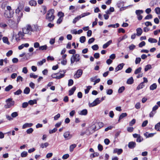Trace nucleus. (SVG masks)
<instances>
[{
    "label": "nucleus",
    "mask_w": 160,
    "mask_h": 160,
    "mask_svg": "<svg viewBox=\"0 0 160 160\" xmlns=\"http://www.w3.org/2000/svg\"><path fill=\"white\" fill-rule=\"evenodd\" d=\"M30 77L31 78L35 79L37 78L38 76L37 75L34 74L33 73H31L30 74Z\"/></svg>",
    "instance_id": "54"
},
{
    "label": "nucleus",
    "mask_w": 160,
    "mask_h": 160,
    "mask_svg": "<svg viewBox=\"0 0 160 160\" xmlns=\"http://www.w3.org/2000/svg\"><path fill=\"white\" fill-rule=\"evenodd\" d=\"M20 19H18L17 22L12 20H10L9 21L8 25L10 28L13 31V36L15 35V31H16L18 29V24Z\"/></svg>",
    "instance_id": "1"
},
{
    "label": "nucleus",
    "mask_w": 160,
    "mask_h": 160,
    "mask_svg": "<svg viewBox=\"0 0 160 160\" xmlns=\"http://www.w3.org/2000/svg\"><path fill=\"white\" fill-rule=\"evenodd\" d=\"M49 145V144L48 142H45L44 143H42L41 144V147L42 148H46L48 147Z\"/></svg>",
    "instance_id": "37"
},
{
    "label": "nucleus",
    "mask_w": 160,
    "mask_h": 160,
    "mask_svg": "<svg viewBox=\"0 0 160 160\" xmlns=\"http://www.w3.org/2000/svg\"><path fill=\"white\" fill-rule=\"evenodd\" d=\"M30 91V89L28 87H26L24 90V93L25 94H28Z\"/></svg>",
    "instance_id": "36"
},
{
    "label": "nucleus",
    "mask_w": 160,
    "mask_h": 160,
    "mask_svg": "<svg viewBox=\"0 0 160 160\" xmlns=\"http://www.w3.org/2000/svg\"><path fill=\"white\" fill-rule=\"evenodd\" d=\"M63 136L65 140H68L72 138V135L70 134L69 131H67L64 133Z\"/></svg>",
    "instance_id": "8"
},
{
    "label": "nucleus",
    "mask_w": 160,
    "mask_h": 160,
    "mask_svg": "<svg viewBox=\"0 0 160 160\" xmlns=\"http://www.w3.org/2000/svg\"><path fill=\"white\" fill-rule=\"evenodd\" d=\"M136 120L134 119H133L131 121L129 122V125L130 126H132L135 123Z\"/></svg>",
    "instance_id": "53"
},
{
    "label": "nucleus",
    "mask_w": 160,
    "mask_h": 160,
    "mask_svg": "<svg viewBox=\"0 0 160 160\" xmlns=\"http://www.w3.org/2000/svg\"><path fill=\"white\" fill-rule=\"evenodd\" d=\"M146 44V43L144 41H142L139 44V47L140 48H142L143 46H144Z\"/></svg>",
    "instance_id": "55"
},
{
    "label": "nucleus",
    "mask_w": 160,
    "mask_h": 160,
    "mask_svg": "<svg viewBox=\"0 0 160 160\" xmlns=\"http://www.w3.org/2000/svg\"><path fill=\"white\" fill-rule=\"evenodd\" d=\"M77 146V145L75 144H73L71 145L69 147V150L71 152H72L74 149V148Z\"/></svg>",
    "instance_id": "24"
},
{
    "label": "nucleus",
    "mask_w": 160,
    "mask_h": 160,
    "mask_svg": "<svg viewBox=\"0 0 160 160\" xmlns=\"http://www.w3.org/2000/svg\"><path fill=\"white\" fill-rule=\"evenodd\" d=\"M11 116L12 118H15L18 116V114L17 112H14L12 113Z\"/></svg>",
    "instance_id": "43"
},
{
    "label": "nucleus",
    "mask_w": 160,
    "mask_h": 160,
    "mask_svg": "<svg viewBox=\"0 0 160 160\" xmlns=\"http://www.w3.org/2000/svg\"><path fill=\"white\" fill-rule=\"evenodd\" d=\"M33 131V129L32 128H29L26 131V132L27 134H30L32 133Z\"/></svg>",
    "instance_id": "46"
},
{
    "label": "nucleus",
    "mask_w": 160,
    "mask_h": 160,
    "mask_svg": "<svg viewBox=\"0 0 160 160\" xmlns=\"http://www.w3.org/2000/svg\"><path fill=\"white\" fill-rule=\"evenodd\" d=\"M143 140L142 138L140 135L136 139V141L138 142H141Z\"/></svg>",
    "instance_id": "48"
},
{
    "label": "nucleus",
    "mask_w": 160,
    "mask_h": 160,
    "mask_svg": "<svg viewBox=\"0 0 160 160\" xmlns=\"http://www.w3.org/2000/svg\"><path fill=\"white\" fill-rule=\"evenodd\" d=\"M119 26V24L118 23L114 24H110L108 26V27H112L113 28H118Z\"/></svg>",
    "instance_id": "29"
},
{
    "label": "nucleus",
    "mask_w": 160,
    "mask_h": 160,
    "mask_svg": "<svg viewBox=\"0 0 160 160\" xmlns=\"http://www.w3.org/2000/svg\"><path fill=\"white\" fill-rule=\"evenodd\" d=\"M86 40V38L85 36H82L80 38V42L82 43H84Z\"/></svg>",
    "instance_id": "39"
},
{
    "label": "nucleus",
    "mask_w": 160,
    "mask_h": 160,
    "mask_svg": "<svg viewBox=\"0 0 160 160\" xmlns=\"http://www.w3.org/2000/svg\"><path fill=\"white\" fill-rule=\"evenodd\" d=\"M47 8L45 6H41V12H42L43 14H44L47 11Z\"/></svg>",
    "instance_id": "20"
},
{
    "label": "nucleus",
    "mask_w": 160,
    "mask_h": 160,
    "mask_svg": "<svg viewBox=\"0 0 160 160\" xmlns=\"http://www.w3.org/2000/svg\"><path fill=\"white\" fill-rule=\"evenodd\" d=\"M152 66L150 64H148L145 67L144 71L145 72H147L149 70L152 68Z\"/></svg>",
    "instance_id": "25"
},
{
    "label": "nucleus",
    "mask_w": 160,
    "mask_h": 160,
    "mask_svg": "<svg viewBox=\"0 0 160 160\" xmlns=\"http://www.w3.org/2000/svg\"><path fill=\"white\" fill-rule=\"evenodd\" d=\"M28 72V70L26 67H24L22 69V72L23 73L25 74H26Z\"/></svg>",
    "instance_id": "62"
},
{
    "label": "nucleus",
    "mask_w": 160,
    "mask_h": 160,
    "mask_svg": "<svg viewBox=\"0 0 160 160\" xmlns=\"http://www.w3.org/2000/svg\"><path fill=\"white\" fill-rule=\"evenodd\" d=\"M39 43L38 42H36L34 44V47L35 48H39L40 49V47H39Z\"/></svg>",
    "instance_id": "58"
},
{
    "label": "nucleus",
    "mask_w": 160,
    "mask_h": 160,
    "mask_svg": "<svg viewBox=\"0 0 160 160\" xmlns=\"http://www.w3.org/2000/svg\"><path fill=\"white\" fill-rule=\"evenodd\" d=\"M92 48L93 50H97L98 49V47L97 45L95 44L92 46Z\"/></svg>",
    "instance_id": "49"
},
{
    "label": "nucleus",
    "mask_w": 160,
    "mask_h": 160,
    "mask_svg": "<svg viewBox=\"0 0 160 160\" xmlns=\"http://www.w3.org/2000/svg\"><path fill=\"white\" fill-rule=\"evenodd\" d=\"M94 57L96 59H98L99 58L100 54L98 53H95L94 54Z\"/></svg>",
    "instance_id": "63"
},
{
    "label": "nucleus",
    "mask_w": 160,
    "mask_h": 160,
    "mask_svg": "<svg viewBox=\"0 0 160 160\" xmlns=\"http://www.w3.org/2000/svg\"><path fill=\"white\" fill-rule=\"evenodd\" d=\"M125 89V87L124 86H122L120 87L118 90V92L119 93H122Z\"/></svg>",
    "instance_id": "41"
},
{
    "label": "nucleus",
    "mask_w": 160,
    "mask_h": 160,
    "mask_svg": "<svg viewBox=\"0 0 160 160\" xmlns=\"http://www.w3.org/2000/svg\"><path fill=\"white\" fill-rule=\"evenodd\" d=\"M8 26L7 24L4 22L0 23V27L2 28H5Z\"/></svg>",
    "instance_id": "32"
},
{
    "label": "nucleus",
    "mask_w": 160,
    "mask_h": 160,
    "mask_svg": "<svg viewBox=\"0 0 160 160\" xmlns=\"http://www.w3.org/2000/svg\"><path fill=\"white\" fill-rule=\"evenodd\" d=\"M14 14L13 11H5L4 13V16L7 18H11L13 17Z\"/></svg>",
    "instance_id": "7"
},
{
    "label": "nucleus",
    "mask_w": 160,
    "mask_h": 160,
    "mask_svg": "<svg viewBox=\"0 0 160 160\" xmlns=\"http://www.w3.org/2000/svg\"><path fill=\"white\" fill-rule=\"evenodd\" d=\"M143 11L142 10H136L135 13L137 16L140 15L141 14L143 13Z\"/></svg>",
    "instance_id": "38"
},
{
    "label": "nucleus",
    "mask_w": 160,
    "mask_h": 160,
    "mask_svg": "<svg viewBox=\"0 0 160 160\" xmlns=\"http://www.w3.org/2000/svg\"><path fill=\"white\" fill-rule=\"evenodd\" d=\"M66 72V70H63L62 71H60L59 72V74L58 75V78H57L58 79H60L63 77L65 76V73Z\"/></svg>",
    "instance_id": "11"
},
{
    "label": "nucleus",
    "mask_w": 160,
    "mask_h": 160,
    "mask_svg": "<svg viewBox=\"0 0 160 160\" xmlns=\"http://www.w3.org/2000/svg\"><path fill=\"white\" fill-rule=\"evenodd\" d=\"M135 46L134 45L132 44L131 45L129 46V48L130 50H134L135 48Z\"/></svg>",
    "instance_id": "59"
},
{
    "label": "nucleus",
    "mask_w": 160,
    "mask_h": 160,
    "mask_svg": "<svg viewBox=\"0 0 160 160\" xmlns=\"http://www.w3.org/2000/svg\"><path fill=\"white\" fill-rule=\"evenodd\" d=\"M13 52L12 50H9L7 53H6V56L7 57H9L11 55H12V54Z\"/></svg>",
    "instance_id": "60"
},
{
    "label": "nucleus",
    "mask_w": 160,
    "mask_h": 160,
    "mask_svg": "<svg viewBox=\"0 0 160 160\" xmlns=\"http://www.w3.org/2000/svg\"><path fill=\"white\" fill-rule=\"evenodd\" d=\"M136 146V143L134 142H129L128 144V147L130 148H133Z\"/></svg>",
    "instance_id": "14"
},
{
    "label": "nucleus",
    "mask_w": 160,
    "mask_h": 160,
    "mask_svg": "<svg viewBox=\"0 0 160 160\" xmlns=\"http://www.w3.org/2000/svg\"><path fill=\"white\" fill-rule=\"evenodd\" d=\"M22 91L20 89L18 90L17 91L14 92V94L15 95H19L21 94Z\"/></svg>",
    "instance_id": "56"
},
{
    "label": "nucleus",
    "mask_w": 160,
    "mask_h": 160,
    "mask_svg": "<svg viewBox=\"0 0 160 160\" xmlns=\"http://www.w3.org/2000/svg\"><path fill=\"white\" fill-rule=\"evenodd\" d=\"M141 58H136V60L135 61V63L136 64H138L141 61Z\"/></svg>",
    "instance_id": "47"
},
{
    "label": "nucleus",
    "mask_w": 160,
    "mask_h": 160,
    "mask_svg": "<svg viewBox=\"0 0 160 160\" xmlns=\"http://www.w3.org/2000/svg\"><path fill=\"white\" fill-rule=\"evenodd\" d=\"M155 12L157 14H160V8L157 7L155 9Z\"/></svg>",
    "instance_id": "57"
},
{
    "label": "nucleus",
    "mask_w": 160,
    "mask_h": 160,
    "mask_svg": "<svg viewBox=\"0 0 160 160\" xmlns=\"http://www.w3.org/2000/svg\"><path fill=\"white\" fill-rule=\"evenodd\" d=\"M54 10L53 9H50L48 11L46 19L49 22H52L55 18V16L53 15Z\"/></svg>",
    "instance_id": "2"
},
{
    "label": "nucleus",
    "mask_w": 160,
    "mask_h": 160,
    "mask_svg": "<svg viewBox=\"0 0 160 160\" xmlns=\"http://www.w3.org/2000/svg\"><path fill=\"white\" fill-rule=\"evenodd\" d=\"M157 85L156 83H153L151 85L150 87V89L151 90H154L157 88Z\"/></svg>",
    "instance_id": "30"
},
{
    "label": "nucleus",
    "mask_w": 160,
    "mask_h": 160,
    "mask_svg": "<svg viewBox=\"0 0 160 160\" xmlns=\"http://www.w3.org/2000/svg\"><path fill=\"white\" fill-rule=\"evenodd\" d=\"M29 3L30 5L33 6H35L37 4L36 1L33 0H30Z\"/></svg>",
    "instance_id": "21"
},
{
    "label": "nucleus",
    "mask_w": 160,
    "mask_h": 160,
    "mask_svg": "<svg viewBox=\"0 0 160 160\" xmlns=\"http://www.w3.org/2000/svg\"><path fill=\"white\" fill-rule=\"evenodd\" d=\"M145 85L144 84V82H142L138 86L137 88V89L139 90L142 88Z\"/></svg>",
    "instance_id": "23"
},
{
    "label": "nucleus",
    "mask_w": 160,
    "mask_h": 160,
    "mask_svg": "<svg viewBox=\"0 0 160 160\" xmlns=\"http://www.w3.org/2000/svg\"><path fill=\"white\" fill-rule=\"evenodd\" d=\"M101 102V101L99 100V98H97L92 102L89 104V106L91 107L95 106L99 104Z\"/></svg>",
    "instance_id": "10"
},
{
    "label": "nucleus",
    "mask_w": 160,
    "mask_h": 160,
    "mask_svg": "<svg viewBox=\"0 0 160 160\" xmlns=\"http://www.w3.org/2000/svg\"><path fill=\"white\" fill-rule=\"evenodd\" d=\"M60 117V114L59 113L57 115H55L54 117V120H57Z\"/></svg>",
    "instance_id": "61"
},
{
    "label": "nucleus",
    "mask_w": 160,
    "mask_h": 160,
    "mask_svg": "<svg viewBox=\"0 0 160 160\" xmlns=\"http://www.w3.org/2000/svg\"><path fill=\"white\" fill-rule=\"evenodd\" d=\"M106 92L107 94L110 95L113 93V90L112 89H108L107 90Z\"/></svg>",
    "instance_id": "42"
},
{
    "label": "nucleus",
    "mask_w": 160,
    "mask_h": 160,
    "mask_svg": "<svg viewBox=\"0 0 160 160\" xmlns=\"http://www.w3.org/2000/svg\"><path fill=\"white\" fill-rule=\"evenodd\" d=\"M81 59L80 55L78 54L73 55L70 59L71 65H72L75 62H79Z\"/></svg>",
    "instance_id": "4"
},
{
    "label": "nucleus",
    "mask_w": 160,
    "mask_h": 160,
    "mask_svg": "<svg viewBox=\"0 0 160 160\" xmlns=\"http://www.w3.org/2000/svg\"><path fill=\"white\" fill-rule=\"evenodd\" d=\"M122 152V150L121 149L115 148L113 150L114 153H117L118 155L120 154Z\"/></svg>",
    "instance_id": "17"
},
{
    "label": "nucleus",
    "mask_w": 160,
    "mask_h": 160,
    "mask_svg": "<svg viewBox=\"0 0 160 160\" xmlns=\"http://www.w3.org/2000/svg\"><path fill=\"white\" fill-rule=\"evenodd\" d=\"M155 128L157 131H160V122L155 125Z\"/></svg>",
    "instance_id": "35"
},
{
    "label": "nucleus",
    "mask_w": 160,
    "mask_h": 160,
    "mask_svg": "<svg viewBox=\"0 0 160 160\" xmlns=\"http://www.w3.org/2000/svg\"><path fill=\"white\" fill-rule=\"evenodd\" d=\"M22 31L25 34L31 35L32 32L33 31V30L31 25H28L22 28Z\"/></svg>",
    "instance_id": "5"
},
{
    "label": "nucleus",
    "mask_w": 160,
    "mask_h": 160,
    "mask_svg": "<svg viewBox=\"0 0 160 160\" xmlns=\"http://www.w3.org/2000/svg\"><path fill=\"white\" fill-rule=\"evenodd\" d=\"M141 69L142 68L141 67L135 70L134 72V73L136 74H137L141 72Z\"/></svg>",
    "instance_id": "45"
},
{
    "label": "nucleus",
    "mask_w": 160,
    "mask_h": 160,
    "mask_svg": "<svg viewBox=\"0 0 160 160\" xmlns=\"http://www.w3.org/2000/svg\"><path fill=\"white\" fill-rule=\"evenodd\" d=\"M13 86L12 85H9L8 86L6 87L5 89V90L6 92L9 91L12 88Z\"/></svg>",
    "instance_id": "33"
},
{
    "label": "nucleus",
    "mask_w": 160,
    "mask_h": 160,
    "mask_svg": "<svg viewBox=\"0 0 160 160\" xmlns=\"http://www.w3.org/2000/svg\"><path fill=\"white\" fill-rule=\"evenodd\" d=\"M36 103V101L35 100H30L28 102V103L29 104L32 105Z\"/></svg>",
    "instance_id": "51"
},
{
    "label": "nucleus",
    "mask_w": 160,
    "mask_h": 160,
    "mask_svg": "<svg viewBox=\"0 0 160 160\" xmlns=\"http://www.w3.org/2000/svg\"><path fill=\"white\" fill-rule=\"evenodd\" d=\"M6 104L4 105L5 108H8L13 106L15 104V101L12 100V99L9 98L6 99L5 101Z\"/></svg>",
    "instance_id": "3"
},
{
    "label": "nucleus",
    "mask_w": 160,
    "mask_h": 160,
    "mask_svg": "<svg viewBox=\"0 0 160 160\" xmlns=\"http://www.w3.org/2000/svg\"><path fill=\"white\" fill-rule=\"evenodd\" d=\"M95 40L94 38H92L89 39L88 41V43L90 44L92 43Z\"/></svg>",
    "instance_id": "64"
},
{
    "label": "nucleus",
    "mask_w": 160,
    "mask_h": 160,
    "mask_svg": "<svg viewBox=\"0 0 160 160\" xmlns=\"http://www.w3.org/2000/svg\"><path fill=\"white\" fill-rule=\"evenodd\" d=\"M28 154V152L26 151H23L21 152V156L22 158L25 157L27 156Z\"/></svg>",
    "instance_id": "34"
},
{
    "label": "nucleus",
    "mask_w": 160,
    "mask_h": 160,
    "mask_svg": "<svg viewBox=\"0 0 160 160\" xmlns=\"http://www.w3.org/2000/svg\"><path fill=\"white\" fill-rule=\"evenodd\" d=\"M88 113V111L87 109H85L82 111H79L78 113L81 115H86Z\"/></svg>",
    "instance_id": "18"
},
{
    "label": "nucleus",
    "mask_w": 160,
    "mask_h": 160,
    "mask_svg": "<svg viewBox=\"0 0 160 160\" xmlns=\"http://www.w3.org/2000/svg\"><path fill=\"white\" fill-rule=\"evenodd\" d=\"M33 125V124L31 123H26L22 125V128L24 129L30 127H32Z\"/></svg>",
    "instance_id": "12"
},
{
    "label": "nucleus",
    "mask_w": 160,
    "mask_h": 160,
    "mask_svg": "<svg viewBox=\"0 0 160 160\" xmlns=\"http://www.w3.org/2000/svg\"><path fill=\"white\" fill-rule=\"evenodd\" d=\"M112 40H110L108 42L104 44L102 46V48L103 49H105L107 48L110 44L112 43Z\"/></svg>",
    "instance_id": "16"
},
{
    "label": "nucleus",
    "mask_w": 160,
    "mask_h": 160,
    "mask_svg": "<svg viewBox=\"0 0 160 160\" xmlns=\"http://www.w3.org/2000/svg\"><path fill=\"white\" fill-rule=\"evenodd\" d=\"M127 114L126 113H123L119 116L118 122H119L120 120L122 119L123 118L127 116Z\"/></svg>",
    "instance_id": "22"
},
{
    "label": "nucleus",
    "mask_w": 160,
    "mask_h": 160,
    "mask_svg": "<svg viewBox=\"0 0 160 160\" xmlns=\"http://www.w3.org/2000/svg\"><path fill=\"white\" fill-rule=\"evenodd\" d=\"M124 65V64L123 63H122L120 64L119 65H118L116 68L115 69V72H116L117 71H118L121 70L122 68Z\"/></svg>",
    "instance_id": "13"
},
{
    "label": "nucleus",
    "mask_w": 160,
    "mask_h": 160,
    "mask_svg": "<svg viewBox=\"0 0 160 160\" xmlns=\"http://www.w3.org/2000/svg\"><path fill=\"white\" fill-rule=\"evenodd\" d=\"M23 78L20 76H18L17 78V81L18 82L19 81H21L22 82L23 81Z\"/></svg>",
    "instance_id": "52"
},
{
    "label": "nucleus",
    "mask_w": 160,
    "mask_h": 160,
    "mask_svg": "<svg viewBox=\"0 0 160 160\" xmlns=\"http://www.w3.org/2000/svg\"><path fill=\"white\" fill-rule=\"evenodd\" d=\"M58 15L59 18H63L64 16V13L62 12H59L58 14Z\"/></svg>",
    "instance_id": "44"
},
{
    "label": "nucleus",
    "mask_w": 160,
    "mask_h": 160,
    "mask_svg": "<svg viewBox=\"0 0 160 160\" xmlns=\"http://www.w3.org/2000/svg\"><path fill=\"white\" fill-rule=\"evenodd\" d=\"M82 74V70L81 69H78L74 75L75 78H80Z\"/></svg>",
    "instance_id": "9"
},
{
    "label": "nucleus",
    "mask_w": 160,
    "mask_h": 160,
    "mask_svg": "<svg viewBox=\"0 0 160 160\" xmlns=\"http://www.w3.org/2000/svg\"><path fill=\"white\" fill-rule=\"evenodd\" d=\"M92 87L91 86H88L87 87V88L85 90V94H88L89 91L90 89L92 88Z\"/></svg>",
    "instance_id": "40"
},
{
    "label": "nucleus",
    "mask_w": 160,
    "mask_h": 160,
    "mask_svg": "<svg viewBox=\"0 0 160 160\" xmlns=\"http://www.w3.org/2000/svg\"><path fill=\"white\" fill-rule=\"evenodd\" d=\"M76 89V88L75 87H73L71 88V89L69 90V95L71 96L72 95L75 91Z\"/></svg>",
    "instance_id": "19"
},
{
    "label": "nucleus",
    "mask_w": 160,
    "mask_h": 160,
    "mask_svg": "<svg viewBox=\"0 0 160 160\" xmlns=\"http://www.w3.org/2000/svg\"><path fill=\"white\" fill-rule=\"evenodd\" d=\"M137 34L136 35L138 36H140L141 35L142 33V30L141 28H138L136 29Z\"/></svg>",
    "instance_id": "15"
},
{
    "label": "nucleus",
    "mask_w": 160,
    "mask_h": 160,
    "mask_svg": "<svg viewBox=\"0 0 160 160\" xmlns=\"http://www.w3.org/2000/svg\"><path fill=\"white\" fill-rule=\"evenodd\" d=\"M148 41L151 43H156L157 42V40L155 38H149L148 39Z\"/></svg>",
    "instance_id": "28"
},
{
    "label": "nucleus",
    "mask_w": 160,
    "mask_h": 160,
    "mask_svg": "<svg viewBox=\"0 0 160 160\" xmlns=\"http://www.w3.org/2000/svg\"><path fill=\"white\" fill-rule=\"evenodd\" d=\"M133 82V79L132 77H130L127 81V83L128 84H131Z\"/></svg>",
    "instance_id": "26"
},
{
    "label": "nucleus",
    "mask_w": 160,
    "mask_h": 160,
    "mask_svg": "<svg viewBox=\"0 0 160 160\" xmlns=\"http://www.w3.org/2000/svg\"><path fill=\"white\" fill-rule=\"evenodd\" d=\"M2 39L4 43H6L8 45L9 44V42L7 37H4L2 38Z\"/></svg>",
    "instance_id": "27"
},
{
    "label": "nucleus",
    "mask_w": 160,
    "mask_h": 160,
    "mask_svg": "<svg viewBox=\"0 0 160 160\" xmlns=\"http://www.w3.org/2000/svg\"><path fill=\"white\" fill-rule=\"evenodd\" d=\"M25 34L23 33V31H22V32L19 31L18 32V35L19 38H22L24 36V34Z\"/></svg>",
    "instance_id": "31"
},
{
    "label": "nucleus",
    "mask_w": 160,
    "mask_h": 160,
    "mask_svg": "<svg viewBox=\"0 0 160 160\" xmlns=\"http://www.w3.org/2000/svg\"><path fill=\"white\" fill-rule=\"evenodd\" d=\"M68 52L70 54H72L73 55H74L76 52V50L75 49H73L72 50H70L68 51Z\"/></svg>",
    "instance_id": "50"
},
{
    "label": "nucleus",
    "mask_w": 160,
    "mask_h": 160,
    "mask_svg": "<svg viewBox=\"0 0 160 160\" xmlns=\"http://www.w3.org/2000/svg\"><path fill=\"white\" fill-rule=\"evenodd\" d=\"M90 13L89 12H86L83 13L81 15L75 18L73 20L72 22L75 24V23L77 22L78 21L79 19H81V18L84 17L85 16H88L89 14H90Z\"/></svg>",
    "instance_id": "6"
}]
</instances>
